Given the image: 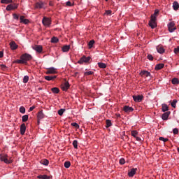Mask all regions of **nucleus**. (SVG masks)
I'll return each mask as SVG.
<instances>
[{
	"label": "nucleus",
	"instance_id": "1",
	"mask_svg": "<svg viewBox=\"0 0 179 179\" xmlns=\"http://www.w3.org/2000/svg\"><path fill=\"white\" fill-rule=\"evenodd\" d=\"M157 15H159V10H155L153 15H151L150 20L149 21V26L151 29H155L157 27V23H156V17H157Z\"/></svg>",
	"mask_w": 179,
	"mask_h": 179
},
{
	"label": "nucleus",
	"instance_id": "2",
	"mask_svg": "<svg viewBox=\"0 0 179 179\" xmlns=\"http://www.w3.org/2000/svg\"><path fill=\"white\" fill-rule=\"evenodd\" d=\"M32 57L27 53H24L21 55L20 59H22L24 61V64H27V61H30Z\"/></svg>",
	"mask_w": 179,
	"mask_h": 179
},
{
	"label": "nucleus",
	"instance_id": "3",
	"mask_svg": "<svg viewBox=\"0 0 179 179\" xmlns=\"http://www.w3.org/2000/svg\"><path fill=\"white\" fill-rule=\"evenodd\" d=\"M90 61V57H86V56H83L80 60L78 62V64H87Z\"/></svg>",
	"mask_w": 179,
	"mask_h": 179
},
{
	"label": "nucleus",
	"instance_id": "4",
	"mask_svg": "<svg viewBox=\"0 0 179 179\" xmlns=\"http://www.w3.org/2000/svg\"><path fill=\"white\" fill-rule=\"evenodd\" d=\"M42 23L43 24V26H50L51 24V20L47 17H43V20H42Z\"/></svg>",
	"mask_w": 179,
	"mask_h": 179
},
{
	"label": "nucleus",
	"instance_id": "5",
	"mask_svg": "<svg viewBox=\"0 0 179 179\" xmlns=\"http://www.w3.org/2000/svg\"><path fill=\"white\" fill-rule=\"evenodd\" d=\"M45 117L43 113H38L36 114L37 125H40V122Z\"/></svg>",
	"mask_w": 179,
	"mask_h": 179
},
{
	"label": "nucleus",
	"instance_id": "6",
	"mask_svg": "<svg viewBox=\"0 0 179 179\" xmlns=\"http://www.w3.org/2000/svg\"><path fill=\"white\" fill-rule=\"evenodd\" d=\"M32 48L34 50V51H36V52H38L39 54L43 52V46L41 45H34L32 46Z\"/></svg>",
	"mask_w": 179,
	"mask_h": 179
},
{
	"label": "nucleus",
	"instance_id": "7",
	"mask_svg": "<svg viewBox=\"0 0 179 179\" xmlns=\"http://www.w3.org/2000/svg\"><path fill=\"white\" fill-rule=\"evenodd\" d=\"M69 83L65 80V82L61 85V89L66 92L69 89Z\"/></svg>",
	"mask_w": 179,
	"mask_h": 179
},
{
	"label": "nucleus",
	"instance_id": "8",
	"mask_svg": "<svg viewBox=\"0 0 179 179\" xmlns=\"http://www.w3.org/2000/svg\"><path fill=\"white\" fill-rule=\"evenodd\" d=\"M133 99L136 103H141L143 100V95H134Z\"/></svg>",
	"mask_w": 179,
	"mask_h": 179
},
{
	"label": "nucleus",
	"instance_id": "9",
	"mask_svg": "<svg viewBox=\"0 0 179 179\" xmlns=\"http://www.w3.org/2000/svg\"><path fill=\"white\" fill-rule=\"evenodd\" d=\"M168 29L170 33H173V31H174L177 28L176 27V24H174V22H170L168 24Z\"/></svg>",
	"mask_w": 179,
	"mask_h": 179
},
{
	"label": "nucleus",
	"instance_id": "10",
	"mask_svg": "<svg viewBox=\"0 0 179 179\" xmlns=\"http://www.w3.org/2000/svg\"><path fill=\"white\" fill-rule=\"evenodd\" d=\"M45 6V3H43L42 1L37 2L35 4V8L36 9H43Z\"/></svg>",
	"mask_w": 179,
	"mask_h": 179
},
{
	"label": "nucleus",
	"instance_id": "11",
	"mask_svg": "<svg viewBox=\"0 0 179 179\" xmlns=\"http://www.w3.org/2000/svg\"><path fill=\"white\" fill-rule=\"evenodd\" d=\"M6 9V10H13L15 9H17V4L13 3V4L8 5Z\"/></svg>",
	"mask_w": 179,
	"mask_h": 179
},
{
	"label": "nucleus",
	"instance_id": "12",
	"mask_svg": "<svg viewBox=\"0 0 179 179\" xmlns=\"http://www.w3.org/2000/svg\"><path fill=\"white\" fill-rule=\"evenodd\" d=\"M54 73H57V69L55 68L51 67L48 69L46 71V75L54 74Z\"/></svg>",
	"mask_w": 179,
	"mask_h": 179
},
{
	"label": "nucleus",
	"instance_id": "13",
	"mask_svg": "<svg viewBox=\"0 0 179 179\" xmlns=\"http://www.w3.org/2000/svg\"><path fill=\"white\" fill-rule=\"evenodd\" d=\"M138 169L137 168H132L130 171L128 172L129 177H134L135 174H136Z\"/></svg>",
	"mask_w": 179,
	"mask_h": 179
},
{
	"label": "nucleus",
	"instance_id": "14",
	"mask_svg": "<svg viewBox=\"0 0 179 179\" xmlns=\"http://www.w3.org/2000/svg\"><path fill=\"white\" fill-rule=\"evenodd\" d=\"M25 132H26V124L22 123L20 125V134L22 135H24Z\"/></svg>",
	"mask_w": 179,
	"mask_h": 179
},
{
	"label": "nucleus",
	"instance_id": "15",
	"mask_svg": "<svg viewBox=\"0 0 179 179\" xmlns=\"http://www.w3.org/2000/svg\"><path fill=\"white\" fill-rule=\"evenodd\" d=\"M123 111H124L125 113H132V111H134V108L125 106L123 108Z\"/></svg>",
	"mask_w": 179,
	"mask_h": 179
},
{
	"label": "nucleus",
	"instance_id": "16",
	"mask_svg": "<svg viewBox=\"0 0 179 179\" xmlns=\"http://www.w3.org/2000/svg\"><path fill=\"white\" fill-rule=\"evenodd\" d=\"M20 23H23L24 24H27L29 23V20L25 19L24 16L21 15L20 17Z\"/></svg>",
	"mask_w": 179,
	"mask_h": 179
},
{
	"label": "nucleus",
	"instance_id": "17",
	"mask_svg": "<svg viewBox=\"0 0 179 179\" xmlns=\"http://www.w3.org/2000/svg\"><path fill=\"white\" fill-rule=\"evenodd\" d=\"M157 51L159 52V54H164V48L162 45L157 46Z\"/></svg>",
	"mask_w": 179,
	"mask_h": 179
},
{
	"label": "nucleus",
	"instance_id": "18",
	"mask_svg": "<svg viewBox=\"0 0 179 179\" xmlns=\"http://www.w3.org/2000/svg\"><path fill=\"white\" fill-rule=\"evenodd\" d=\"M70 49H71V45H65L62 48L63 52H68Z\"/></svg>",
	"mask_w": 179,
	"mask_h": 179
},
{
	"label": "nucleus",
	"instance_id": "19",
	"mask_svg": "<svg viewBox=\"0 0 179 179\" xmlns=\"http://www.w3.org/2000/svg\"><path fill=\"white\" fill-rule=\"evenodd\" d=\"M10 47L11 48V50H17V44H16V43L15 41H11L10 43Z\"/></svg>",
	"mask_w": 179,
	"mask_h": 179
},
{
	"label": "nucleus",
	"instance_id": "20",
	"mask_svg": "<svg viewBox=\"0 0 179 179\" xmlns=\"http://www.w3.org/2000/svg\"><path fill=\"white\" fill-rule=\"evenodd\" d=\"M169 115H170V113H164L162 115V118L164 121H167V120H169Z\"/></svg>",
	"mask_w": 179,
	"mask_h": 179
},
{
	"label": "nucleus",
	"instance_id": "21",
	"mask_svg": "<svg viewBox=\"0 0 179 179\" xmlns=\"http://www.w3.org/2000/svg\"><path fill=\"white\" fill-rule=\"evenodd\" d=\"M141 76H145L148 78V76H150V73L148 71H143L140 73Z\"/></svg>",
	"mask_w": 179,
	"mask_h": 179
},
{
	"label": "nucleus",
	"instance_id": "22",
	"mask_svg": "<svg viewBox=\"0 0 179 179\" xmlns=\"http://www.w3.org/2000/svg\"><path fill=\"white\" fill-rule=\"evenodd\" d=\"M163 68H164V64L163 63L158 64L155 66L156 71H159V69H163Z\"/></svg>",
	"mask_w": 179,
	"mask_h": 179
},
{
	"label": "nucleus",
	"instance_id": "23",
	"mask_svg": "<svg viewBox=\"0 0 179 179\" xmlns=\"http://www.w3.org/2000/svg\"><path fill=\"white\" fill-rule=\"evenodd\" d=\"M45 80H54V79H57V76H45Z\"/></svg>",
	"mask_w": 179,
	"mask_h": 179
},
{
	"label": "nucleus",
	"instance_id": "24",
	"mask_svg": "<svg viewBox=\"0 0 179 179\" xmlns=\"http://www.w3.org/2000/svg\"><path fill=\"white\" fill-rule=\"evenodd\" d=\"M38 179H50L51 178L47 175H39L37 176Z\"/></svg>",
	"mask_w": 179,
	"mask_h": 179
},
{
	"label": "nucleus",
	"instance_id": "25",
	"mask_svg": "<svg viewBox=\"0 0 179 179\" xmlns=\"http://www.w3.org/2000/svg\"><path fill=\"white\" fill-rule=\"evenodd\" d=\"M173 10H178V8H179L178 2L174 1V2L173 3Z\"/></svg>",
	"mask_w": 179,
	"mask_h": 179
},
{
	"label": "nucleus",
	"instance_id": "26",
	"mask_svg": "<svg viewBox=\"0 0 179 179\" xmlns=\"http://www.w3.org/2000/svg\"><path fill=\"white\" fill-rule=\"evenodd\" d=\"M162 111L164 113H166V111H169V106H167V104L166 103L162 104Z\"/></svg>",
	"mask_w": 179,
	"mask_h": 179
},
{
	"label": "nucleus",
	"instance_id": "27",
	"mask_svg": "<svg viewBox=\"0 0 179 179\" xmlns=\"http://www.w3.org/2000/svg\"><path fill=\"white\" fill-rule=\"evenodd\" d=\"M98 66H99V68H101L102 69H106L107 67L106 64L101 63V62H99L98 63Z\"/></svg>",
	"mask_w": 179,
	"mask_h": 179
},
{
	"label": "nucleus",
	"instance_id": "28",
	"mask_svg": "<svg viewBox=\"0 0 179 179\" xmlns=\"http://www.w3.org/2000/svg\"><path fill=\"white\" fill-rule=\"evenodd\" d=\"M6 164H10L11 163H13V159H8V158H6L3 161Z\"/></svg>",
	"mask_w": 179,
	"mask_h": 179
},
{
	"label": "nucleus",
	"instance_id": "29",
	"mask_svg": "<svg viewBox=\"0 0 179 179\" xmlns=\"http://www.w3.org/2000/svg\"><path fill=\"white\" fill-rule=\"evenodd\" d=\"M12 2H13V0H1V3H6V5H8V3H12Z\"/></svg>",
	"mask_w": 179,
	"mask_h": 179
},
{
	"label": "nucleus",
	"instance_id": "30",
	"mask_svg": "<svg viewBox=\"0 0 179 179\" xmlns=\"http://www.w3.org/2000/svg\"><path fill=\"white\" fill-rule=\"evenodd\" d=\"M28 120H29V115H24L22 116V122H27V121Z\"/></svg>",
	"mask_w": 179,
	"mask_h": 179
},
{
	"label": "nucleus",
	"instance_id": "31",
	"mask_svg": "<svg viewBox=\"0 0 179 179\" xmlns=\"http://www.w3.org/2000/svg\"><path fill=\"white\" fill-rule=\"evenodd\" d=\"M52 93L58 94L59 93V89L58 87H53L51 89Z\"/></svg>",
	"mask_w": 179,
	"mask_h": 179
},
{
	"label": "nucleus",
	"instance_id": "32",
	"mask_svg": "<svg viewBox=\"0 0 179 179\" xmlns=\"http://www.w3.org/2000/svg\"><path fill=\"white\" fill-rule=\"evenodd\" d=\"M177 103H178V101H177L176 99H174V100L171 103V107H173V108H176Z\"/></svg>",
	"mask_w": 179,
	"mask_h": 179
},
{
	"label": "nucleus",
	"instance_id": "33",
	"mask_svg": "<svg viewBox=\"0 0 179 179\" xmlns=\"http://www.w3.org/2000/svg\"><path fill=\"white\" fill-rule=\"evenodd\" d=\"M113 125V123H111V120H106V128H110Z\"/></svg>",
	"mask_w": 179,
	"mask_h": 179
},
{
	"label": "nucleus",
	"instance_id": "34",
	"mask_svg": "<svg viewBox=\"0 0 179 179\" xmlns=\"http://www.w3.org/2000/svg\"><path fill=\"white\" fill-rule=\"evenodd\" d=\"M64 167L66 169H69L71 167V162L67 161L64 163Z\"/></svg>",
	"mask_w": 179,
	"mask_h": 179
},
{
	"label": "nucleus",
	"instance_id": "35",
	"mask_svg": "<svg viewBox=\"0 0 179 179\" xmlns=\"http://www.w3.org/2000/svg\"><path fill=\"white\" fill-rule=\"evenodd\" d=\"M172 83L173 85H178L179 84V80L178 78H173L172 79Z\"/></svg>",
	"mask_w": 179,
	"mask_h": 179
},
{
	"label": "nucleus",
	"instance_id": "36",
	"mask_svg": "<svg viewBox=\"0 0 179 179\" xmlns=\"http://www.w3.org/2000/svg\"><path fill=\"white\" fill-rule=\"evenodd\" d=\"M137 135H138V131L136 130L131 131V136H134V138H136Z\"/></svg>",
	"mask_w": 179,
	"mask_h": 179
},
{
	"label": "nucleus",
	"instance_id": "37",
	"mask_svg": "<svg viewBox=\"0 0 179 179\" xmlns=\"http://www.w3.org/2000/svg\"><path fill=\"white\" fill-rule=\"evenodd\" d=\"M73 146L74 149H78V141L77 140H74L73 141Z\"/></svg>",
	"mask_w": 179,
	"mask_h": 179
},
{
	"label": "nucleus",
	"instance_id": "38",
	"mask_svg": "<svg viewBox=\"0 0 179 179\" xmlns=\"http://www.w3.org/2000/svg\"><path fill=\"white\" fill-rule=\"evenodd\" d=\"M94 44V40H92L88 43L89 48H92L93 47V45Z\"/></svg>",
	"mask_w": 179,
	"mask_h": 179
},
{
	"label": "nucleus",
	"instance_id": "39",
	"mask_svg": "<svg viewBox=\"0 0 179 179\" xmlns=\"http://www.w3.org/2000/svg\"><path fill=\"white\" fill-rule=\"evenodd\" d=\"M50 162L48 159H43L42 161V164H43V166H48Z\"/></svg>",
	"mask_w": 179,
	"mask_h": 179
},
{
	"label": "nucleus",
	"instance_id": "40",
	"mask_svg": "<svg viewBox=\"0 0 179 179\" xmlns=\"http://www.w3.org/2000/svg\"><path fill=\"white\" fill-rule=\"evenodd\" d=\"M15 64H25L22 59H17L15 61Z\"/></svg>",
	"mask_w": 179,
	"mask_h": 179
},
{
	"label": "nucleus",
	"instance_id": "41",
	"mask_svg": "<svg viewBox=\"0 0 179 179\" xmlns=\"http://www.w3.org/2000/svg\"><path fill=\"white\" fill-rule=\"evenodd\" d=\"M59 39L57 37H52L51 38V43H58Z\"/></svg>",
	"mask_w": 179,
	"mask_h": 179
},
{
	"label": "nucleus",
	"instance_id": "42",
	"mask_svg": "<svg viewBox=\"0 0 179 179\" xmlns=\"http://www.w3.org/2000/svg\"><path fill=\"white\" fill-rule=\"evenodd\" d=\"M7 158H8V155H4L0 157V160L1 162H3V160H5V159H7Z\"/></svg>",
	"mask_w": 179,
	"mask_h": 179
},
{
	"label": "nucleus",
	"instance_id": "43",
	"mask_svg": "<svg viewBox=\"0 0 179 179\" xmlns=\"http://www.w3.org/2000/svg\"><path fill=\"white\" fill-rule=\"evenodd\" d=\"M29 82V76H25L23 78V83H27Z\"/></svg>",
	"mask_w": 179,
	"mask_h": 179
},
{
	"label": "nucleus",
	"instance_id": "44",
	"mask_svg": "<svg viewBox=\"0 0 179 179\" xmlns=\"http://www.w3.org/2000/svg\"><path fill=\"white\" fill-rule=\"evenodd\" d=\"M159 141H162L163 142H169V138H165L164 137H159Z\"/></svg>",
	"mask_w": 179,
	"mask_h": 179
},
{
	"label": "nucleus",
	"instance_id": "45",
	"mask_svg": "<svg viewBox=\"0 0 179 179\" xmlns=\"http://www.w3.org/2000/svg\"><path fill=\"white\" fill-rule=\"evenodd\" d=\"M71 127H74L75 128L79 129V125L76 122L71 123Z\"/></svg>",
	"mask_w": 179,
	"mask_h": 179
},
{
	"label": "nucleus",
	"instance_id": "46",
	"mask_svg": "<svg viewBox=\"0 0 179 179\" xmlns=\"http://www.w3.org/2000/svg\"><path fill=\"white\" fill-rule=\"evenodd\" d=\"M93 73H94L93 71H87V72H85V73H84V75H85V76H89V75H93Z\"/></svg>",
	"mask_w": 179,
	"mask_h": 179
},
{
	"label": "nucleus",
	"instance_id": "47",
	"mask_svg": "<svg viewBox=\"0 0 179 179\" xmlns=\"http://www.w3.org/2000/svg\"><path fill=\"white\" fill-rule=\"evenodd\" d=\"M20 113H26V108H24L23 106H21L20 108Z\"/></svg>",
	"mask_w": 179,
	"mask_h": 179
},
{
	"label": "nucleus",
	"instance_id": "48",
	"mask_svg": "<svg viewBox=\"0 0 179 179\" xmlns=\"http://www.w3.org/2000/svg\"><path fill=\"white\" fill-rule=\"evenodd\" d=\"M173 132L174 135H178V129H177V128L173 129Z\"/></svg>",
	"mask_w": 179,
	"mask_h": 179
},
{
	"label": "nucleus",
	"instance_id": "49",
	"mask_svg": "<svg viewBox=\"0 0 179 179\" xmlns=\"http://www.w3.org/2000/svg\"><path fill=\"white\" fill-rule=\"evenodd\" d=\"M120 164H125V159L124 158L120 159Z\"/></svg>",
	"mask_w": 179,
	"mask_h": 179
},
{
	"label": "nucleus",
	"instance_id": "50",
	"mask_svg": "<svg viewBox=\"0 0 179 179\" xmlns=\"http://www.w3.org/2000/svg\"><path fill=\"white\" fill-rule=\"evenodd\" d=\"M113 11H111V10H106L105 12V15H111Z\"/></svg>",
	"mask_w": 179,
	"mask_h": 179
},
{
	"label": "nucleus",
	"instance_id": "51",
	"mask_svg": "<svg viewBox=\"0 0 179 179\" xmlns=\"http://www.w3.org/2000/svg\"><path fill=\"white\" fill-rule=\"evenodd\" d=\"M175 54H179V46L174 49Z\"/></svg>",
	"mask_w": 179,
	"mask_h": 179
},
{
	"label": "nucleus",
	"instance_id": "52",
	"mask_svg": "<svg viewBox=\"0 0 179 179\" xmlns=\"http://www.w3.org/2000/svg\"><path fill=\"white\" fill-rule=\"evenodd\" d=\"M148 58L150 61H153V56L152 55H148Z\"/></svg>",
	"mask_w": 179,
	"mask_h": 179
},
{
	"label": "nucleus",
	"instance_id": "53",
	"mask_svg": "<svg viewBox=\"0 0 179 179\" xmlns=\"http://www.w3.org/2000/svg\"><path fill=\"white\" fill-rule=\"evenodd\" d=\"M13 19H15L16 20H19V15H17V14H13Z\"/></svg>",
	"mask_w": 179,
	"mask_h": 179
},
{
	"label": "nucleus",
	"instance_id": "54",
	"mask_svg": "<svg viewBox=\"0 0 179 179\" xmlns=\"http://www.w3.org/2000/svg\"><path fill=\"white\" fill-rule=\"evenodd\" d=\"M34 108H36V107H34V106L30 107V108H29V110H28L29 113L33 111V110H34Z\"/></svg>",
	"mask_w": 179,
	"mask_h": 179
},
{
	"label": "nucleus",
	"instance_id": "55",
	"mask_svg": "<svg viewBox=\"0 0 179 179\" xmlns=\"http://www.w3.org/2000/svg\"><path fill=\"white\" fill-rule=\"evenodd\" d=\"M66 6H72V3H71V1H67L66 3Z\"/></svg>",
	"mask_w": 179,
	"mask_h": 179
},
{
	"label": "nucleus",
	"instance_id": "56",
	"mask_svg": "<svg viewBox=\"0 0 179 179\" xmlns=\"http://www.w3.org/2000/svg\"><path fill=\"white\" fill-rule=\"evenodd\" d=\"M57 113H65V109L64 108H62V109H59Z\"/></svg>",
	"mask_w": 179,
	"mask_h": 179
},
{
	"label": "nucleus",
	"instance_id": "57",
	"mask_svg": "<svg viewBox=\"0 0 179 179\" xmlns=\"http://www.w3.org/2000/svg\"><path fill=\"white\" fill-rule=\"evenodd\" d=\"M115 115H116V118H121V114L116 113Z\"/></svg>",
	"mask_w": 179,
	"mask_h": 179
},
{
	"label": "nucleus",
	"instance_id": "58",
	"mask_svg": "<svg viewBox=\"0 0 179 179\" xmlns=\"http://www.w3.org/2000/svg\"><path fill=\"white\" fill-rule=\"evenodd\" d=\"M135 138H136V141H138V142H141V139L140 137L136 136Z\"/></svg>",
	"mask_w": 179,
	"mask_h": 179
},
{
	"label": "nucleus",
	"instance_id": "59",
	"mask_svg": "<svg viewBox=\"0 0 179 179\" xmlns=\"http://www.w3.org/2000/svg\"><path fill=\"white\" fill-rule=\"evenodd\" d=\"M1 67L3 69H6V66L5 64H1Z\"/></svg>",
	"mask_w": 179,
	"mask_h": 179
},
{
	"label": "nucleus",
	"instance_id": "60",
	"mask_svg": "<svg viewBox=\"0 0 179 179\" xmlns=\"http://www.w3.org/2000/svg\"><path fill=\"white\" fill-rule=\"evenodd\" d=\"M3 57V52L2 51H0V58H2Z\"/></svg>",
	"mask_w": 179,
	"mask_h": 179
},
{
	"label": "nucleus",
	"instance_id": "61",
	"mask_svg": "<svg viewBox=\"0 0 179 179\" xmlns=\"http://www.w3.org/2000/svg\"><path fill=\"white\" fill-rule=\"evenodd\" d=\"M59 115H60V117H62V115H64V113H58Z\"/></svg>",
	"mask_w": 179,
	"mask_h": 179
},
{
	"label": "nucleus",
	"instance_id": "62",
	"mask_svg": "<svg viewBox=\"0 0 179 179\" xmlns=\"http://www.w3.org/2000/svg\"><path fill=\"white\" fill-rule=\"evenodd\" d=\"M9 160H13V159H12V157H10V158H9Z\"/></svg>",
	"mask_w": 179,
	"mask_h": 179
},
{
	"label": "nucleus",
	"instance_id": "63",
	"mask_svg": "<svg viewBox=\"0 0 179 179\" xmlns=\"http://www.w3.org/2000/svg\"><path fill=\"white\" fill-rule=\"evenodd\" d=\"M50 6H52V4L51 3H50Z\"/></svg>",
	"mask_w": 179,
	"mask_h": 179
},
{
	"label": "nucleus",
	"instance_id": "64",
	"mask_svg": "<svg viewBox=\"0 0 179 179\" xmlns=\"http://www.w3.org/2000/svg\"><path fill=\"white\" fill-rule=\"evenodd\" d=\"M168 113H170V111H169Z\"/></svg>",
	"mask_w": 179,
	"mask_h": 179
}]
</instances>
